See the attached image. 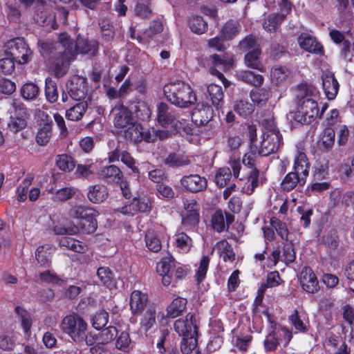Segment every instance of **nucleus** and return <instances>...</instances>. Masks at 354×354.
<instances>
[{
	"label": "nucleus",
	"instance_id": "obj_55",
	"mask_svg": "<svg viewBox=\"0 0 354 354\" xmlns=\"http://www.w3.org/2000/svg\"><path fill=\"white\" fill-rule=\"evenodd\" d=\"M234 111L241 116L246 118L254 111L252 104L243 100L237 101L234 105Z\"/></svg>",
	"mask_w": 354,
	"mask_h": 354
},
{
	"label": "nucleus",
	"instance_id": "obj_31",
	"mask_svg": "<svg viewBox=\"0 0 354 354\" xmlns=\"http://www.w3.org/2000/svg\"><path fill=\"white\" fill-rule=\"evenodd\" d=\"M306 177L300 176L297 172L292 171L288 173L281 182V187L285 191H290L299 183H305Z\"/></svg>",
	"mask_w": 354,
	"mask_h": 354
},
{
	"label": "nucleus",
	"instance_id": "obj_23",
	"mask_svg": "<svg viewBox=\"0 0 354 354\" xmlns=\"http://www.w3.org/2000/svg\"><path fill=\"white\" fill-rule=\"evenodd\" d=\"M298 43L304 50L313 53H322V46L308 34H301L298 37Z\"/></svg>",
	"mask_w": 354,
	"mask_h": 354
},
{
	"label": "nucleus",
	"instance_id": "obj_60",
	"mask_svg": "<svg viewBox=\"0 0 354 354\" xmlns=\"http://www.w3.org/2000/svg\"><path fill=\"white\" fill-rule=\"evenodd\" d=\"M250 97L258 105L264 104L269 97L268 90H251Z\"/></svg>",
	"mask_w": 354,
	"mask_h": 354
},
{
	"label": "nucleus",
	"instance_id": "obj_33",
	"mask_svg": "<svg viewBox=\"0 0 354 354\" xmlns=\"http://www.w3.org/2000/svg\"><path fill=\"white\" fill-rule=\"evenodd\" d=\"M174 242L176 247L183 253L189 252L193 245L192 238L184 232L176 233L174 236Z\"/></svg>",
	"mask_w": 354,
	"mask_h": 354
},
{
	"label": "nucleus",
	"instance_id": "obj_15",
	"mask_svg": "<svg viewBox=\"0 0 354 354\" xmlns=\"http://www.w3.org/2000/svg\"><path fill=\"white\" fill-rule=\"evenodd\" d=\"M174 263L172 256L167 253L157 263L156 272L162 277V282L164 286H167L172 283L171 270Z\"/></svg>",
	"mask_w": 354,
	"mask_h": 354
},
{
	"label": "nucleus",
	"instance_id": "obj_9",
	"mask_svg": "<svg viewBox=\"0 0 354 354\" xmlns=\"http://www.w3.org/2000/svg\"><path fill=\"white\" fill-rule=\"evenodd\" d=\"M5 52L19 64L28 63L32 58V51L22 38H15L5 44Z\"/></svg>",
	"mask_w": 354,
	"mask_h": 354
},
{
	"label": "nucleus",
	"instance_id": "obj_38",
	"mask_svg": "<svg viewBox=\"0 0 354 354\" xmlns=\"http://www.w3.org/2000/svg\"><path fill=\"white\" fill-rule=\"evenodd\" d=\"M137 213L148 212L151 209V198L148 194H141L133 199Z\"/></svg>",
	"mask_w": 354,
	"mask_h": 354
},
{
	"label": "nucleus",
	"instance_id": "obj_3",
	"mask_svg": "<svg viewBox=\"0 0 354 354\" xmlns=\"http://www.w3.org/2000/svg\"><path fill=\"white\" fill-rule=\"evenodd\" d=\"M68 214L71 218L78 219L80 227L74 224H67L63 226L55 225L53 231L56 234H76L81 228L88 234L93 233L97 228L96 217L97 212L91 208L80 205H75L69 209Z\"/></svg>",
	"mask_w": 354,
	"mask_h": 354
},
{
	"label": "nucleus",
	"instance_id": "obj_44",
	"mask_svg": "<svg viewBox=\"0 0 354 354\" xmlns=\"http://www.w3.org/2000/svg\"><path fill=\"white\" fill-rule=\"evenodd\" d=\"M189 28L196 34H203L207 30V24L201 17H192L189 20Z\"/></svg>",
	"mask_w": 354,
	"mask_h": 354
},
{
	"label": "nucleus",
	"instance_id": "obj_34",
	"mask_svg": "<svg viewBox=\"0 0 354 354\" xmlns=\"http://www.w3.org/2000/svg\"><path fill=\"white\" fill-rule=\"evenodd\" d=\"M260 48H255L253 51L248 52L244 57V62L246 66L263 71V67L260 62Z\"/></svg>",
	"mask_w": 354,
	"mask_h": 354
},
{
	"label": "nucleus",
	"instance_id": "obj_28",
	"mask_svg": "<svg viewBox=\"0 0 354 354\" xmlns=\"http://www.w3.org/2000/svg\"><path fill=\"white\" fill-rule=\"evenodd\" d=\"M100 178L109 183H119L122 177L120 169L115 165L105 167L99 172Z\"/></svg>",
	"mask_w": 354,
	"mask_h": 354
},
{
	"label": "nucleus",
	"instance_id": "obj_4",
	"mask_svg": "<svg viewBox=\"0 0 354 354\" xmlns=\"http://www.w3.org/2000/svg\"><path fill=\"white\" fill-rule=\"evenodd\" d=\"M174 330L183 337L180 349L183 354H188L197 346V325L195 315L188 313L185 318L174 322Z\"/></svg>",
	"mask_w": 354,
	"mask_h": 354
},
{
	"label": "nucleus",
	"instance_id": "obj_52",
	"mask_svg": "<svg viewBox=\"0 0 354 354\" xmlns=\"http://www.w3.org/2000/svg\"><path fill=\"white\" fill-rule=\"evenodd\" d=\"M109 314L104 310L96 313L91 319L93 327L97 330L102 328L107 324Z\"/></svg>",
	"mask_w": 354,
	"mask_h": 354
},
{
	"label": "nucleus",
	"instance_id": "obj_51",
	"mask_svg": "<svg viewBox=\"0 0 354 354\" xmlns=\"http://www.w3.org/2000/svg\"><path fill=\"white\" fill-rule=\"evenodd\" d=\"M239 32V24L236 21H227L221 31V37L225 39H231Z\"/></svg>",
	"mask_w": 354,
	"mask_h": 354
},
{
	"label": "nucleus",
	"instance_id": "obj_43",
	"mask_svg": "<svg viewBox=\"0 0 354 354\" xmlns=\"http://www.w3.org/2000/svg\"><path fill=\"white\" fill-rule=\"evenodd\" d=\"M52 135L51 124L45 123L43 127L39 129L36 135V142L41 146H44L48 143Z\"/></svg>",
	"mask_w": 354,
	"mask_h": 354
},
{
	"label": "nucleus",
	"instance_id": "obj_46",
	"mask_svg": "<svg viewBox=\"0 0 354 354\" xmlns=\"http://www.w3.org/2000/svg\"><path fill=\"white\" fill-rule=\"evenodd\" d=\"M97 277L100 281L109 288L114 287L115 282L111 271L108 268H99L97 272Z\"/></svg>",
	"mask_w": 354,
	"mask_h": 354
},
{
	"label": "nucleus",
	"instance_id": "obj_16",
	"mask_svg": "<svg viewBox=\"0 0 354 354\" xmlns=\"http://www.w3.org/2000/svg\"><path fill=\"white\" fill-rule=\"evenodd\" d=\"M183 188L190 192H198L207 187L206 178L198 174H191L183 176L180 181Z\"/></svg>",
	"mask_w": 354,
	"mask_h": 354
},
{
	"label": "nucleus",
	"instance_id": "obj_29",
	"mask_svg": "<svg viewBox=\"0 0 354 354\" xmlns=\"http://www.w3.org/2000/svg\"><path fill=\"white\" fill-rule=\"evenodd\" d=\"M187 305V299L183 297H176L167 307L166 317L176 318L180 315L185 310Z\"/></svg>",
	"mask_w": 354,
	"mask_h": 354
},
{
	"label": "nucleus",
	"instance_id": "obj_37",
	"mask_svg": "<svg viewBox=\"0 0 354 354\" xmlns=\"http://www.w3.org/2000/svg\"><path fill=\"white\" fill-rule=\"evenodd\" d=\"M62 247L66 248L72 251L78 253H84L87 250L86 245L82 242L70 237H63L59 241Z\"/></svg>",
	"mask_w": 354,
	"mask_h": 354
},
{
	"label": "nucleus",
	"instance_id": "obj_14",
	"mask_svg": "<svg viewBox=\"0 0 354 354\" xmlns=\"http://www.w3.org/2000/svg\"><path fill=\"white\" fill-rule=\"evenodd\" d=\"M299 282L301 288L308 293H315L319 289V282L313 270L309 267L302 269Z\"/></svg>",
	"mask_w": 354,
	"mask_h": 354
},
{
	"label": "nucleus",
	"instance_id": "obj_7",
	"mask_svg": "<svg viewBox=\"0 0 354 354\" xmlns=\"http://www.w3.org/2000/svg\"><path fill=\"white\" fill-rule=\"evenodd\" d=\"M167 132L157 131L156 129L152 127L147 131H144L142 127L135 122L134 120L127 127L124 129V137L134 142L145 140L147 142H155L158 140H164L167 138Z\"/></svg>",
	"mask_w": 354,
	"mask_h": 354
},
{
	"label": "nucleus",
	"instance_id": "obj_5",
	"mask_svg": "<svg viewBox=\"0 0 354 354\" xmlns=\"http://www.w3.org/2000/svg\"><path fill=\"white\" fill-rule=\"evenodd\" d=\"M281 141L282 138L279 131L272 122L268 127L264 128L261 140L254 143L253 147H251V150L257 151L259 155L266 156L276 152L281 144Z\"/></svg>",
	"mask_w": 354,
	"mask_h": 354
},
{
	"label": "nucleus",
	"instance_id": "obj_64",
	"mask_svg": "<svg viewBox=\"0 0 354 354\" xmlns=\"http://www.w3.org/2000/svg\"><path fill=\"white\" fill-rule=\"evenodd\" d=\"M131 343L129 333L124 331L120 333L116 340V347L120 350L127 351L130 348Z\"/></svg>",
	"mask_w": 354,
	"mask_h": 354
},
{
	"label": "nucleus",
	"instance_id": "obj_12",
	"mask_svg": "<svg viewBox=\"0 0 354 354\" xmlns=\"http://www.w3.org/2000/svg\"><path fill=\"white\" fill-rule=\"evenodd\" d=\"M164 91L167 100L179 107H187L196 102V95L193 90Z\"/></svg>",
	"mask_w": 354,
	"mask_h": 354
},
{
	"label": "nucleus",
	"instance_id": "obj_42",
	"mask_svg": "<svg viewBox=\"0 0 354 354\" xmlns=\"http://www.w3.org/2000/svg\"><path fill=\"white\" fill-rule=\"evenodd\" d=\"M240 80L254 87H260L263 82L262 75L252 71H243L239 75Z\"/></svg>",
	"mask_w": 354,
	"mask_h": 354
},
{
	"label": "nucleus",
	"instance_id": "obj_2",
	"mask_svg": "<svg viewBox=\"0 0 354 354\" xmlns=\"http://www.w3.org/2000/svg\"><path fill=\"white\" fill-rule=\"evenodd\" d=\"M296 111H290L287 117L301 124H310L319 117L318 90H297Z\"/></svg>",
	"mask_w": 354,
	"mask_h": 354
},
{
	"label": "nucleus",
	"instance_id": "obj_36",
	"mask_svg": "<svg viewBox=\"0 0 354 354\" xmlns=\"http://www.w3.org/2000/svg\"><path fill=\"white\" fill-rule=\"evenodd\" d=\"M146 247L153 252H158L161 250L162 245L158 234L153 230H149L145 234Z\"/></svg>",
	"mask_w": 354,
	"mask_h": 354
},
{
	"label": "nucleus",
	"instance_id": "obj_8",
	"mask_svg": "<svg viewBox=\"0 0 354 354\" xmlns=\"http://www.w3.org/2000/svg\"><path fill=\"white\" fill-rule=\"evenodd\" d=\"M157 122L165 129H156L157 131L167 132V138L170 137L173 133L178 131L183 127V124L180 120L176 118L170 110L169 106L160 102L157 105Z\"/></svg>",
	"mask_w": 354,
	"mask_h": 354
},
{
	"label": "nucleus",
	"instance_id": "obj_41",
	"mask_svg": "<svg viewBox=\"0 0 354 354\" xmlns=\"http://www.w3.org/2000/svg\"><path fill=\"white\" fill-rule=\"evenodd\" d=\"M34 176L28 174L23 180L21 185H19L16 190V197L19 202H24L27 199V194L29 186L32 184Z\"/></svg>",
	"mask_w": 354,
	"mask_h": 354
},
{
	"label": "nucleus",
	"instance_id": "obj_27",
	"mask_svg": "<svg viewBox=\"0 0 354 354\" xmlns=\"http://www.w3.org/2000/svg\"><path fill=\"white\" fill-rule=\"evenodd\" d=\"M27 114L24 106H19L18 113L11 115L8 128L13 132L22 130L26 126Z\"/></svg>",
	"mask_w": 354,
	"mask_h": 354
},
{
	"label": "nucleus",
	"instance_id": "obj_30",
	"mask_svg": "<svg viewBox=\"0 0 354 354\" xmlns=\"http://www.w3.org/2000/svg\"><path fill=\"white\" fill-rule=\"evenodd\" d=\"M54 249L49 244L41 245L37 248L35 256L38 263L42 266H48L51 262V258Z\"/></svg>",
	"mask_w": 354,
	"mask_h": 354
},
{
	"label": "nucleus",
	"instance_id": "obj_40",
	"mask_svg": "<svg viewBox=\"0 0 354 354\" xmlns=\"http://www.w3.org/2000/svg\"><path fill=\"white\" fill-rule=\"evenodd\" d=\"M56 165L64 172H71L75 167V163L72 157L66 154L58 155L56 157Z\"/></svg>",
	"mask_w": 354,
	"mask_h": 354
},
{
	"label": "nucleus",
	"instance_id": "obj_21",
	"mask_svg": "<svg viewBox=\"0 0 354 354\" xmlns=\"http://www.w3.org/2000/svg\"><path fill=\"white\" fill-rule=\"evenodd\" d=\"M148 297L140 290H134L130 297V308L133 314H140L145 308Z\"/></svg>",
	"mask_w": 354,
	"mask_h": 354
},
{
	"label": "nucleus",
	"instance_id": "obj_10",
	"mask_svg": "<svg viewBox=\"0 0 354 354\" xmlns=\"http://www.w3.org/2000/svg\"><path fill=\"white\" fill-rule=\"evenodd\" d=\"M182 225L185 230H193L199 222L200 205L193 198H184Z\"/></svg>",
	"mask_w": 354,
	"mask_h": 354
},
{
	"label": "nucleus",
	"instance_id": "obj_47",
	"mask_svg": "<svg viewBox=\"0 0 354 354\" xmlns=\"http://www.w3.org/2000/svg\"><path fill=\"white\" fill-rule=\"evenodd\" d=\"M189 162L188 158L184 155L179 153H171L165 160V163L169 167H178L186 165Z\"/></svg>",
	"mask_w": 354,
	"mask_h": 354
},
{
	"label": "nucleus",
	"instance_id": "obj_13",
	"mask_svg": "<svg viewBox=\"0 0 354 354\" xmlns=\"http://www.w3.org/2000/svg\"><path fill=\"white\" fill-rule=\"evenodd\" d=\"M296 255L291 242L286 243L283 246V254L280 255L279 249H274L270 255L268 257V266L273 267L277 265L279 261H283L286 264L292 263Z\"/></svg>",
	"mask_w": 354,
	"mask_h": 354
},
{
	"label": "nucleus",
	"instance_id": "obj_57",
	"mask_svg": "<svg viewBox=\"0 0 354 354\" xmlns=\"http://www.w3.org/2000/svg\"><path fill=\"white\" fill-rule=\"evenodd\" d=\"M330 187V184L328 182L321 180H315L310 184L308 188L309 194L317 195L328 190Z\"/></svg>",
	"mask_w": 354,
	"mask_h": 354
},
{
	"label": "nucleus",
	"instance_id": "obj_59",
	"mask_svg": "<svg viewBox=\"0 0 354 354\" xmlns=\"http://www.w3.org/2000/svg\"><path fill=\"white\" fill-rule=\"evenodd\" d=\"M97 170V167L94 164L89 165H78L75 174L77 177L88 178L94 174Z\"/></svg>",
	"mask_w": 354,
	"mask_h": 354
},
{
	"label": "nucleus",
	"instance_id": "obj_32",
	"mask_svg": "<svg viewBox=\"0 0 354 354\" xmlns=\"http://www.w3.org/2000/svg\"><path fill=\"white\" fill-rule=\"evenodd\" d=\"M290 71L285 66H274L271 69L270 77L273 85H281L289 77Z\"/></svg>",
	"mask_w": 354,
	"mask_h": 354
},
{
	"label": "nucleus",
	"instance_id": "obj_19",
	"mask_svg": "<svg viewBox=\"0 0 354 354\" xmlns=\"http://www.w3.org/2000/svg\"><path fill=\"white\" fill-rule=\"evenodd\" d=\"M156 318L162 322L165 319L164 313L157 307L148 308L141 319V328L145 331L149 330L156 324Z\"/></svg>",
	"mask_w": 354,
	"mask_h": 354
},
{
	"label": "nucleus",
	"instance_id": "obj_1",
	"mask_svg": "<svg viewBox=\"0 0 354 354\" xmlns=\"http://www.w3.org/2000/svg\"><path fill=\"white\" fill-rule=\"evenodd\" d=\"M40 53L43 57L55 59L56 76H62L66 73V68L75 53L95 55L98 44L95 40L87 41L78 38L73 48V44L65 33L59 35V41L55 43L41 42L39 45Z\"/></svg>",
	"mask_w": 354,
	"mask_h": 354
},
{
	"label": "nucleus",
	"instance_id": "obj_61",
	"mask_svg": "<svg viewBox=\"0 0 354 354\" xmlns=\"http://www.w3.org/2000/svg\"><path fill=\"white\" fill-rule=\"evenodd\" d=\"M270 221L272 226L275 228L277 234L281 239L289 241L288 230L286 224L275 218H271Z\"/></svg>",
	"mask_w": 354,
	"mask_h": 354
},
{
	"label": "nucleus",
	"instance_id": "obj_6",
	"mask_svg": "<svg viewBox=\"0 0 354 354\" xmlns=\"http://www.w3.org/2000/svg\"><path fill=\"white\" fill-rule=\"evenodd\" d=\"M60 328L74 342L81 343L84 342L88 324L81 316L73 313L63 318Z\"/></svg>",
	"mask_w": 354,
	"mask_h": 354
},
{
	"label": "nucleus",
	"instance_id": "obj_35",
	"mask_svg": "<svg viewBox=\"0 0 354 354\" xmlns=\"http://www.w3.org/2000/svg\"><path fill=\"white\" fill-rule=\"evenodd\" d=\"M335 133L333 129L326 128L318 142L319 147L324 151L332 149L335 142Z\"/></svg>",
	"mask_w": 354,
	"mask_h": 354
},
{
	"label": "nucleus",
	"instance_id": "obj_58",
	"mask_svg": "<svg viewBox=\"0 0 354 354\" xmlns=\"http://www.w3.org/2000/svg\"><path fill=\"white\" fill-rule=\"evenodd\" d=\"M209 263V257L203 256L199 262V266L196 271V279L198 283L201 282L205 277Z\"/></svg>",
	"mask_w": 354,
	"mask_h": 354
},
{
	"label": "nucleus",
	"instance_id": "obj_11",
	"mask_svg": "<svg viewBox=\"0 0 354 354\" xmlns=\"http://www.w3.org/2000/svg\"><path fill=\"white\" fill-rule=\"evenodd\" d=\"M210 60L213 64L212 67L209 68L210 73L216 75L225 88L230 86V82L226 80L216 68L223 71L232 68L234 65L233 57L227 55H219L214 54L210 57Z\"/></svg>",
	"mask_w": 354,
	"mask_h": 354
},
{
	"label": "nucleus",
	"instance_id": "obj_39",
	"mask_svg": "<svg viewBox=\"0 0 354 354\" xmlns=\"http://www.w3.org/2000/svg\"><path fill=\"white\" fill-rule=\"evenodd\" d=\"M86 109V102H81L67 110L66 117L69 120L77 121L82 118Z\"/></svg>",
	"mask_w": 354,
	"mask_h": 354
},
{
	"label": "nucleus",
	"instance_id": "obj_24",
	"mask_svg": "<svg viewBox=\"0 0 354 354\" xmlns=\"http://www.w3.org/2000/svg\"><path fill=\"white\" fill-rule=\"evenodd\" d=\"M294 171L300 176L306 177L308 174L309 163L308 162L306 153L303 149L298 147L295 155L294 163Z\"/></svg>",
	"mask_w": 354,
	"mask_h": 354
},
{
	"label": "nucleus",
	"instance_id": "obj_20",
	"mask_svg": "<svg viewBox=\"0 0 354 354\" xmlns=\"http://www.w3.org/2000/svg\"><path fill=\"white\" fill-rule=\"evenodd\" d=\"M241 180L243 182L242 191L248 195L252 194L259 185V171L256 168H250Z\"/></svg>",
	"mask_w": 354,
	"mask_h": 354
},
{
	"label": "nucleus",
	"instance_id": "obj_22",
	"mask_svg": "<svg viewBox=\"0 0 354 354\" xmlns=\"http://www.w3.org/2000/svg\"><path fill=\"white\" fill-rule=\"evenodd\" d=\"M234 220L232 215L225 214L221 210L216 211L212 216V225L213 228L217 232H222Z\"/></svg>",
	"mask_w": 354,
	"mask_h": 354
},
{
	"label": "nucleus",
	"instance_id": "obj_62",
	"mask_svg": "<svg viewBox=\"0 0 354 354\" xmlns=\"http://www.w3.org/2000/svg\"><path fill=\"white\" fill-rule=\"evenodd\" d=\"M137 117L142 120H147L151 115L149 106L144 102H139L135 106Z\"/></svg>",
	"mask_w": 354,
	"mask_h": 354
},
{
	"label": "nucleus",
	"instance_id": "obj_18",
	"mask_svg": "<svg viewBox=\"0 0 354 354\" xmlns=\"http://www.w3.org/2000/svg\"><path fill=\"white\" fill-rule=\"evenodd\" d=\"M114 115L113 122L116 127L125 129L133 121L131 111L122 105L116 106L113 109Z\"/></svg>",
	"mask_w": 354,
	"mask_h": 354
},
{
	"label": "nucleus",
	"instance_id": "obj_56",
	"mask_svg": "<svg viewBox=\"0 0 354 354\" xmlns=\"http://www.w3.org/2000/svg\"><path fill=\"white\" fill-rule=\"evenodd\" d=\"M86 90H63L62 92V100L64 102L67 101L68 95L75 101H82L85 102V99L86 98L87 93L86 92Z\"/></svg>",
	"mask_w": 354,
	"mask_h": 354
},
{
	"label": "nucleus",
	"instance_id": "obj_25",
	"mask_svg": "<svg viewBox=\"0 0 354 354\" xmlns=\"http://www.w3.org/2000/svg\"><path fill=\"white\" fill-rule=\"evenodd\" d=\"M216 252L225 262L232 263L235 259L232 248L225 240L218 242L213 248L212 252Z\"/></svg>",
	"mask_w": 354,
	"mask_h": 354
},
{
	"label": "nucleus",
	"instance_id": "obj_63",
	"mask_svg": "<svg viewBox=\"0 0 354 354\" xmlns=\"http://www.w3.org/2000/svg\"><path fill=\"white\" fill-rule=\"evenodd\" d=\"M239 47L242 50L247 53L253 51L255 48H259L256 39L252 35L247 36L241 40L239 42Z\"/></svg>",
	"mask_w": 354,
	"mask_h": 354
},
{
	"label": "nucleus",
	"instance_id": "obj_53",
	"mask_svg": "<svg viewBox=\"0 0 354 354\" xmlns=\"http://www.w3.org/2000/svg\"><path fill=\"white\" fill-rule=\"evenodd\" d=\"M282 15L279 14H272L268 16L263 23V28L268 32L276 30L279 23L283 20Z\"/></svg>",
	"mask_w": 354,
	"mask_h": 354
},
{
	"label": "nucleus",
	"instance_id": "obj_54",
	"mask_svg": "<svg viewBox=\"0 0 354 354\" xmlns=\"http://www.w3.org/2000/svg\"><path fill=\"white\" fill-rule=\"evenodd\" d=\"M77 189L72 187H64L56 191L54 201H65L70 199L76 193Z\"/></svg>",
	"mask_w": 354,
	"mask_h": 354
},
{
	"label": "nucleus",
	"instance_id": "obj_26",
	"mask_svg": "<svg viewBox=\"0 0 354 354\" xmlns=\"http://www.w3.org/2000/svg\"><path fill=\"white\" fill-rule=\"evenodd\" d=\"M108 189L103 185H95L88 188L87 196L88 200L93 203H100L108 197Z\"/></svg>",
	"mask_w": 354,
	"mask_h": 354
},
{
	"label": "nucleus",
	"instance_id": "obj_50",
	"mask_svg": "<svg viewBox=\"0 0 354 354\" xmlns=\"http://www.w3.org/2000/svg\"><path fill=\"white\" fill-rule=\"evenodd\" d=\"M232 178V173L228 167L220 168L215 175L216 184L222 187L225 186Z\"/></svg>",
	"mask_w": 354,
	"mask_h": 354
},
{
	"label": "nucleus",
	"instance_id": "obj_17",
	"mask_svg": "<svg viewBox=\"0 0 354 354\" xmlns=\"http://www.w3.org/2000/svg\"><path fill=\"white\" fill-rule=\"evenodd\" d=\"M212 117L213 109L204 102L198 103L192 113V120L197 125L207 124Z\"/></svg>",
	"mask_w": 354,
	"mask_h": 354
},
{
	"label": "nucleus",
	"instance_id": "obj_45",
	"mask_svg": "<svg viewBox=\"0 0 354 354\" xmlns=\"http://www.w3.org/2000/svg\"><path fill=\"white\" fill-rule=\"evenodd\" d=\"M118 330L114 326H109L101 331L97 336V345L107 344L115 339Z\"/></svg>",
	"mask_w": 354,
	"mask_h": 354
},
{
	"label": "nucleus",
	"instance_id": "obj_49",
	"mask_svg": "<svg viewBox=\"0 0 354 354\" xmlns=\"http://www.w3.org/2000/svg\"><path fill=\"white\" fill-rule=\"evenodd\" d=\"M15 312L21 319V326L25 333L28 334L32 326L30 315L25 309L20 306L15 308Z\"/></svg>",
	"mask_w": 354,
	"mask_h": 354
},
{
	"label": "nucleus",
	"instance_id": "obj_48",
	"mask_svg": "<svg viewBox=\"0 0 354 354\" xmlns=\"http://www.w3.org/2000/svg\"><path fill=\"white\" fill-rule=\"evenodd\" d=\"M290 320L295 328L299 332H306L308 328V323L306 321L305 317L299 314L297 310H295L293 314L290 316Z\"/></svg>",
	"mask_w": 354,
	"mask_h": 354
}]
</instances>
